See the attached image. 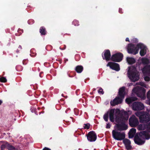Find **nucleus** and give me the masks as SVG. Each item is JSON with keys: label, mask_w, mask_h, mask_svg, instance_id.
I'll return each instance as SVG.
<instances>
[{"label": "nucleus", "mask_w": 150, "mask_h": 150, "mask_svg": "<svg viewBox=\"0 0 150 150\" xmlns=\"http://www.w3.org/2000/svg\"><path fill=\"white\" fill-rule=\"evenodd\" d=\"M142 62L144 64H148L150 63L149 59L147 58H143L142 59Z\"/></svg>", "instance_id": "393cba45"}, {"label": "nucleus", "mask_w": 150, "mask_h": 150, "mask_svg": "<svg viewBox=\"0 0 150 150\" xmlns=\"http://www.w3.org/2000/svg\"><path fill=\"white\" fill-rule=\"evenodd\" d=\"M28 61L27 59H24L23 61V63L24 65L26 64L28 62Z\"/></svg>", "instance_id": "58836bf2"}, {"label": "nucleus", "mask_w": 150, "mask_h": 150, "mask_svg": "<svg viewBox=\"0 0 150 150\" xmlns=\"http://www.w3.org/2000/svg\"><path fill=\"white\" fill-rule=\"evenodd\" d=\"M39 32L41 35H45L47 33L45 28L43 27H40L39 30Z\"/></svg>", "instance_id": "5701e85b"}, {"label": "nucleus", "mask_w": 150, "mask_h": 150, "mask_svg": "<svg viewBox=\"0 0 150 150\" xmlns=\"http://www.w3.org/2000/svg\"><path fill=\"white\" fill-rule=\"evenodd\" d=\"M65 98H67V96L64 97Z\"/></svg>", "instance_id": "4d7b16f0"}, {"label": "nucleus", "mask_w": 150, "mask_h": 150, "mask_svg": "<svg viewBox=\"0 0 150 150\" xmlns=\"http://www.w3.org/2000/svg\"><path fill=\"white\" fill-rule=\"evenodd\" d=\"M52 139V138H51L50 139Z\"/></svg>", "instance_id": "680f3d73"}, {"label": "nucleus", "mask_w": 150, "mask_h": 150, "mask_svg": "<svg viewBox=\"0 0 150 150\" xmlns=\"http://www.w3.org/2000/svg\"><path fill=\"white\" fill-rule=\"evenodd\" d=\"M107 66H109L112 69L117 71H119L120 69L119 64L115 62H109L107 64Z\"/></svg>", "instance_id": "ddd939ff"}, {"label": "nucleus", "mask_w": 150, "mask_h": 150, "mask_svg": "<svg viewBox=\"0 0 150 150\" xmlns=\"http://www.w3.org/2000/svg\"><path fill=\"white\" fill-rule=\"evenodd\" d=\"M125 88L124 86L120 88L118 93V96H117L119 97L120 98L122 99V100L124 98L125 94Z\"/></svg>", "instance_id": "dca6fc26"}, {"label": "nucleus", "mask_w": 150, "mask_h": 150, "mask_svg": "<svg viewBox=\"0 0 150 150\" xmlns=\"http://www.w3.org/2000/svg\"><path fill=\"white\" fill-rule=\"evenodd\" d=\"M103 90L102 88H100L98 91V93L100 94L101 93L102 94H103L104 93V92L103 91Z\"/></svg>", "instance_id": "c9c22d12"}, {"label": "nucleus", "mask_w": 150, "mask_h": 150, "mask_svg": "<svg viewBox=\"0 0 150 150\" xmlns=\"http://www.w3.org/2000/svg\"><path fill=\"white\" fill-rule=\"evenodd\" d=\"M3 143V142L2 141H0V143Z\"/></svg>", "instance_id": "bf43d9fd"}, {"label": "nucleus", "mask_w": 150, "mask_h": 150, "mask_svg": "<svg viewBox=\"0 0 150 150\" xmlns=\"http://www.w3.org/2000/svg\"><path fill=\"white\" fill-rule=\"evenodd\" d=\"M88 140L90 142H95L96 139V134L93 131L89 132L86 135Z\"/></svg>", "instance_id": "9d476101"}, {"label": "nucleus", "mask_w": 150, "mask_h": 150, "mask_svg": "<svg viewBox=\"0 0 150 150\" xmlns=\"http://www.w3.org/2000/svg\"><path fill=\"white\" fill-rule=\"evenodd\" d=\"M72 23L73 25L76 26H78L79 25V21L76 20H74Z\"/></svg>", "instance_id": "c756f323"}, {"label": "nucleus", "mask_w": 150, "mask_h": 150, "mask_svg": "<svg viewBox=\"0 0 150 150\" xmlns=\"http://www.w3.org/2000/svg\"><path fill=\"white\" fill-rule=\"evenodd\" d=\"M123 142L127 150H130L132 149V146L131 145V142L129 140L127 139H124Z\"/></svg>", "instance_id": "f3484780"}, {"label": "nucleus", "mask_w": 150, "mask_h": 150, "mask_svg": "<svg viewBox=\"0 0 150 150\" xmlns=\"http://www.w3.org/2000/svg\"><path fill=\"white\" fill-rule=\"evenodd\" d=\"M7 81L6 79L4 77H2L0 78V82L5 83Z\"/></svg>", "instance_id": "7c9ffc66"}, {"label": "nucleus", "mask_w": 150, "mask_h": 150, "mask_svg": "<svg viewBox=\"0 0 150 150\" xmlns=\"http://www.w3.org/2000/svg\"><path fill=\"white\" fill-rule=\"evenodd\" d=\"M144 128L150 132V122H148L144 125Z\"/></svg>", "instance_id": "a878e982"}, {"label": "nucleus", "mask_w": 150, "mask_h": 150, "mask_svg": "<svg viewBox=\"0 0 150 150\" xmlns=\"http://www.w3.org/2000/svg\"><path fill=\"white\" fill-rule=\"evenodd\" d=\"M2 101L0 100V105L2 103Z\"/></svg>", "instance_id": "603ef678"}, {"label": "nucleus", "mask_w": 150, "mask_h": 150, "mask_svg": "<svg viewBox=\"0 0 150 150\" xmlns=\"http://www.w3.org/2000/svg\"><path fill=\"white\" fill-rule=\"evenodd\" d=\"M7 144L8 142H6L1 145V150H4L5 148H7Z\"/></svg>", "instance_id": "cd10ccee"}, {"label": "nucleus", "mask_w": 150, "mask_h": 150, "mask_svg": "<svg viewBox=\"0 0 150 150\" xmlns=\"http://www.w3.org/2000/svg\"><path fill=\"white\" fill-rule=\"evenodd\" d=\"M125 40L126 41H128V42H129V38H126Z\"/></svg>", "instance_id": "a18cd8bd"}, {"label": "nucleus", "mask_w": 150, "mask_h": 150, "mask_svg": "<svg viewBox=\"0 0 150 150\" xmlns=\"http://www.w3.org/2000/svg\"><path fill=\"white\" fill-rule=\"evenodd\" d=\"M70 118L72 119V121L73 122H74V120H73V118L72 117H70Z\"/></svg>", "instance_id": "864d4df0"}, {"label": "nucleus", "mask_w": 150, "mask_h": 150, "mask_svg": "<svg viewBox=\"0 0 150 150\" xmlns=\"http://www.w3.org/2000/svg\"><path fill=\"white\" fill-rule=\"evenodd\" d=\"M90 127V124L89 123L85 124H84L83 129H88Z\"/></svg>", "instance_id": "c85d7f7f"}, {"label": "nucleus", "mask_w": 150, "mask_h": 150, "mask_svg": "<svg viewBox=\"0 0 150 150\" xmlns=\"http://www.w3.org/2000/svg\"><path fill=\"white\" fill-rule=\"evenodd\" d=\"M18 48H19L20 49H22V47L21 45H19Z\"/></svg>", "instance_id": "8fccbe9b"}, {"label": "nucleus", "mask_w": 150, "mask_h": 150, "mask_svg": "<svg viewBox=\"0 0 150 150\" xmlns=\"http://www.w3.org/2000/svg\"><path fill=\"white\" fill-rule=\"evenodd\" d=\"M112 135L113 138L117 140L121 141L124 140L125 137L124 132H121L113 130L112 131Z\"/></svg>", "instance_id": "39448f33"}, {"label": "nucleus", "mask_w": 150, "mask_h": 150, "mask_svg": "<svg viewBox=\"0 0 150 150\" xmlns=\"http://www.w3.org/2000/svg\"><path fill=\"white\" fill-rule=\"evenodd\" d=\"M70 110V109H67V110L65 111V113H67V111H68V110Z\"/></svg>", "instance_id": "09e8293b"}, {"label": "nucleus", "mask_w": 150, "mask_h": 150, "mask_svg": "<svg viewBox=\"0 0 150 150\" xmlns=\"http://www.w3.org/2000/svg\"><path fill=\"white\" fill-rule=\"evenodd\" d=\"M16 69L17 71H20L22 70V67L20 65L17 66L16 67Z\"/></svg>", "instance_id": "2f4dec72"}, {"label": "nucleus", "mask_w": 150, "mask_h": 150, "mask_svg": "<svg viewBox=\"0 0 150 150\" xmlns=\"http://www.w3.org/2000/svg\"><path fill=\"white\" fill-rule=\"evenodd\" d=\"M19 50H16V52L17 53H18L19 52Z\"/></svg>", "instance_id": "5fc2aeb1"}, {"label": "nucleus", "mask_w": 150, "mask_h": 150, "mask_svg": "<svg viewBox=\"0 0 150 150\" xmlns=\"http://www.w3.org/2000/svg\"><path fill=\"white\" fill-rule=\"evenodd\" d=\"M146 97L148 100L150 102V91H148L146 94Z\"/></svg>", "instance_id": "f704fd0d"}, {"label": "nucleus", "mask_w": 150, "mask_h": 150, "mask_svg": "<svg viewBox=\"0 0 150 150\" xmlns=\"http://www.w3.org/2000/svg\"><path fill=\"white\" fill-rule=\"evenodd\" d=\"M95 88H93V91H95Z\"/></svg>", "instance_id": "052dcab7"}, {"label": "nucleus", "mask_w": 150, "mask_h": 150, "mask_svg": "<svg viewBox=\"0 0 150 150\" xmlns=\"http://www.w3.org/2000/svg\"><path fill=\"white\" fill-rule=\"evenodd\" d=\"M122 101V99L120 98L119 97H116L112 100L110 101V104L112 106H114L121 104Z\"/></svg>", "instance_id": "2eb2a0df"}, {"label": "nucleus", "mask_w": 150, "mask_h": 150, "mask_svg": "<svg viewBox=\"0 0 150 150\" xmlns=\"http://www.w3.org/2000/svg\"><path fill=\"white\" fill-rule=\"evenodd\" d=\"M132 108L134 110H140L144 109V106L141 102H135L132 104Z\"/></svg>", "instance_id": "9b49d317"}, {"label": "nucleus", "mask_w": 150, "mask_h": 150, "mask_svg": "<svg viewBox=\"0 0 150 150\" xmlns=\"http://www.w3.org/2000/svg\"><path fill=\"white\" fill-rule=\"evenodd\" d=\"M115 111L114 109H111L109 112H107L103 116V118L105 121L107 122L108 120V117L109 114L110 120L112 122L114 121V114Z\"/></svg>", "instance_id": "423d86ee"}, {"label": "nucleus", "mask_w": 150, "mask_h": 150, "mask_svg": "<svg viewBox=\"0 0 150 150\" xmlns=\"http://www.w3.org/2000/svg\"><path fill=\"white\" fill-rule=\"evenodd\" d=\"M127 60L129 64H134L136 62L135 60L133 58L127 57Z\"/></svg>", "instance_id": "b1692460"}, {"label": "nucleus", "mask_w": 150, "mask_h": 150, "mask_svg": "<svg viewBox=\"0 0 150 150\" xmlns=\"http://www.w3.org/2000/svg\"><path fill=\"white\" fill-rule=\"evenodd\" d=\"M66 122L67 125H69V121H66Z\"/></svg>", "instance_id": "de8ad7c7"}, {"label": "nucleus", "mask_w": 150, "mask_h": 150, "mask_svg": "<svg viewBox=\"0 0 150 150\" xmlns=\"http://www.w3.org/2000/svg\"><path fill=\"white\" fill-rule=\"evenodd\" d=\"M111 127V125L110 124L108 123L107 124L106 128L107 129H109Z\"/></svg>", "instance_id": "ea45409f"}, {"label": "nucleus", "mask_w": 150, "mask_h": 150, "mask_svg": "<svg viewBox=\"0 0 150 150\" xmlns=\"http://www.w3.org/2000/svg\"><path fill=\"white\" fill-rule=\"evenodd\" d=\"M139 84L142 86L145 87V84L143 82H140Z\"/></svg>", "instance_id": "79ce46f5"}, {"label": "nucleus", "mask_w": 150, "mask_h": 150, "mask_svg": "<svg viewBox=\"0 0 150 150\" xmlns=\"http://www.w3.org/2000/svg\"><path fill=\"white\" fill-rule=\"evenodd\" d=\"M138 41V39L136 38H133L131 40V42L132 43H137Z\"/></svg>", "instance_id": "473e14b6"}, {"label": "nucleus", "mask_w": 150, "mask_h": 150, "mask_svg": "<svg viewBox=\"0 0 150 150\" xmlns=\"http://www.w3.org/2000/svg\"><path fill=\"white\" fill-rule=\"evenodd\" d=\"M123 56V54L122 53H116L112 56L111 60L114 62H119L122 60Z\"/></svg>", "instance_id": "1a4fd4ad"}, {"label": "nucleus", "mask_w": 150, "mask_h": 150, "mask_svg": "<svg viewBox=\"0 0 150 150\" xmlns=\"http://www.w3.org/2000/svg\"><path fill=\"white\" fill-rule=\"evenodd\" d=\"M135 114L139 117L141 123H147L150 121V115L146 111H138L135 113Z\"/></svg>", "instance_id": "f03ea898"}, {"label": "nucleus", "mask_w": 150, "mask_h": 150, "mask_svg": "<svg viewBox=\"0 0 150 150\" xmlns=\"http://www.w3.org/2000/svg\"><path fill=\"white\" fill-rule=\"evenodd\" d=\"M79 90H77L76 91V93L77 94V95H78V94H77V93H78V92L79 91Z\"/></svg>", "instance_id": "3c124183"}, {"label": "nucleus", "mask_w": 150, "mask_h": 150, "mask_svg": "<svg viewBox=\"0 0 150 150\" xmlns=\"http://www.w3.org/2000/svg\"><path fill=\"white\" fill-rule=\"evenodd\" d=\"M66 46L65 45H64V47L62 48H61V47H59V49L62 50H63L66 49Z\"/></svg>", "instance_id": "a19ab883"}, {"label": "nucleus", "mask_w": 150, "mask_h": 150, "mask_svg": "<svg viewBox=\"0 0 150 150\" xmlns=\"http://www.w3.org/2000/svg\"><path fill=\"white\" fill-rule=\"evenodd\" d=\"M62 96H63V97H64V94H62Z\"/></svg>", "instance_id": "6e6d98bb"}, {"label": "nucleus", "mask_w": 150, "mask_h": 150, "mask_svg": "<svg viewBox=\"0 0 150 150\" xmlns=\"http://www.w3.org/2000/svg\"><path fill=\"white\" fill-rule=\"evenodd\" d=\"M61 100V101H63V100H63V99H61V100Z\"/></svg>", "instance_id": "13d9d810"}, {"label": "nucleus", "mask_w": 150, "mask_h": 150, "mask_svg": "<svg viewBox=\"0 0 150 150\" xmlns=\"http://www.w3.org/2000/svg\"><path fill=\"white\" fill-rule=\"evenodd\" d=\"M137 98L135 97H130L126 98L125 101L127 104H130L133 102L137 100Z\"/></svg>", "instance_id": "412c9836"}, {"label": "nucleus", "mask_w": 150, "mask_h": 150, "mask_svg": "<svg viewBox=\"0 0 150 150\" xmlns=\"http://www.w3.org/2000/svg\"><path fill=\"white\" fill-rule=\"evenodd\" d=\"M129 132L134 134L136 132V129L135 128H132L130 129Z\"/></svg>", "instance_id": "72a5a7b5"}, {"label": "nucleus", "mask_w": 150, "mask_h": 150, "mask_svg": "<svg viewBox=\"0 0 150 150\" xmlns=\"http://www.w3.org/2000/svg\"><path fill=\"white\" fill-rule=\"evenodd\" d=\"M128 118V114L127 111L123 110L119 112L118 118L119 122L116 124L118 131H121L127 129L128 126L125 124V121L127 120Z\"/></svg>", "instance_id": "f257e3e1"}, {"label": "nucleus", "mask_w": 150, "mask_h": 150, "mask_svg": "<svg viewBox=\"0 0 150 150\" xmlns=\"http://www.w3.org/2000/svg\"><path fill=\"white\" fill-rule=\"evenodd\" d=\"M119 12L120 13H122V9L121 8H119Z\"/></svg>", "instance_id": "c03bdc74"}, {"label": "nucleus", "mask_w": 150, "mask_h": 150, "mask_svg": "<svg viewBox=\"0 0 150 150\" xmlns=\"http://www.w3.org/2000/svg\"><path fill=\"white\" fill-rule=\"evenodd\" d=\"M134 140L135 143L138 145H142L145 142V141L142 140L139 137L136 136L135 137Z\"/></svg>", "instance_id": "aec40b11"}, {"label": "nucleus", "mask_w": 150, "mask_h": 150, "mask_svg": "<svg viewBox=\"0 0 150 150\" xmlns=\"http://www.w3.org/2000/svg\"><path fill=\"white\" fill-rule=\"evenodd\" d=\"M42 150H51L49 148H47L46 147H45Z\"/></svg>", "instance_id": "37998d69"}, {"label": "nucleus", "mask_w": 150, "mask_h": 150, "mask_svg": "<svg viewBox=\"0 0 150 150\" xmlns=\"http://www.w3.org/2000/svg\"><path fill=\"white\" fill-rule=\"evenodd\" d=\"M137 47L139 50V48L141 49L139 52L140 55L142 57L144 56L146 53L145 46L142 43H139L137 45Z\"/></svg>", "instance_id": "4468645a"}, {"label": "nucleus", "mask_w": 150, "mask_h": 150, "mask_svg": "<svg viewBox=\"0 0 150 150\" xmlns=\"http://www.w3.org/2000/svg\"><path fill=\"white\" fill-rule=\"evenodd\" d=\"M144 79L145 81H149L150 78L149 76H146L144 78Z\"/></svg>", "instance_id": "e433bc0d"}, {"label": "nucleus", "mask_w": 150, "mask_h": 150, "mask_svg": "<svg viewBox=\"0 0 150 150\" xmlns=\"http://www.w3.org/2000/svg\"><path fill=\"white\" fill-rule=\"evenodd\" d=\"M128 76L131 81L135 82L139 79V77L138 75V71L134 67L129 69L127 71Z\"/></svg>", "instance_id": "7ed1b4c3"}, {"label": "nucleus", "mask_w": 150, "mask_h": 150, "mask_svg": "<svg viewBox=\"0 0 150 150\" xmlns=\"http://www.w3.org/2000/svg\"><path fill=\"white\" fill-rule=\"evenodd\" d=\"M143 73L150 76V64L144 67L142 69Z\"/></svg>", "instance_id": "a211bd4d"}, {"label": "nucleus", "mask_w": 150, "mask_h": 150, "mask_svg": "<svg viewBox=\"0 0 150 150\" xmlns=\"http://www.w3.org/2000/svg\"><path fill=\"white\" fill-rule=\"evenodd\" d=\"M139 124L138 119L134 115H132L129 119V124L132 127H136Z\"/></svg>", "instance_id": "6e6552de"}, {"label": "nucleus", "mask_w": 150, "mask_h": 150, "mask_svg": "<svg viewBox=\"0 0 150 150\" xmlns=\"http://www.w3.org/2000/svg\"><path fill=\"white\" fill-rule=\"evenodd\" d=\"M132 92L136 94L138 97L142 98H145L146 97V90L143 87H134L132 90Z\"/></svg>", "instance_id": "20e7f679"}, {"label": "nucleus", "mask_w": 150, "mask_h": 150, "mask_svg": "<svg viewBox=\"0 0 150 150\" xmlns=\"http://www.w3.org/2000/svg\"><path fill=\"white\" fill-rule=\"evenodd\" d=\"M7 149L9 150H15V147L12 145L10 144L8 142L7 144Z\"/></svg>", "instance_id": "bb28decb"}, {"label": "nucleus", "mask_w": 150, "mask_h": 150, "mask_svg": "<svg viewBox=\"0 0 150 150\" xmlns=\"http://www.w3.org/2000/svg\"><path fill=\"white\" fill-rule=\"evenodd\" d=\"M103 58L107 61L111 60V55L110 52L109 50H105L102 54Z\"/></svg>", "instance_id": "f8f14e48"}, {"label": "nucleus", "mask_w": 150, "mask_h": 150, "mask_svg": "<svg viewBox=\"0 0 150 150\" xmlns=\"http://www.w3.org/2000/svg\"><path fill=\"white\" fill-rule=\"evenodd\" d=\"M68 61V59H67L65 58L64 60V61L66 63Z\"/></svg>", "instance_id": "49530a36"}, {"label": "nucleus", "mask_w": 150, "mask_h": 150, "mask_svg": "<svg viewBox=\"0 0 150 150\" xmlns=\"http://www.w3.org/2000/svg\"><path fill=\"white\" fill-rule=\"evenodd\" d=\"M127 51L128 53L136 54L138 53L139 52V50L138 47L132 44H129L128 45L127 48Z\"/></svg>", "instance_id": "0eeeda50"}, {"label": "nucleus", "mask_w": 150, "mask_h": 150, "mask_svg": "<svg viewBox=\"0 0 150 150\" xmlns=\"http://www.w3.org/2000/svg\"><path fill=\"white\" fill-rule=\"evenodd\" d=\"M139 135L141 137H144L147 139H149L150 138V135L146 131H142L139 134Z\"/></svg>", "instance_id": "6ab92c4d"}, {"label": "nucleus", "mask_w": 150, "mask_h": 150, "mask_svg": "<svg viewBox=\"0 0 150 150\" xmlns=\"http://www.w3.org/2000/svg\"><path fill=\"white\" fill-rule=\"evenodd\" d=\"M129 138H132L134 135V134L130 133V132H129Z\"/></svg>", "instance_id": "4c0bfd02"}, {"label": "nucleus", "mask_w": 150, "mask_h": 150, "mask_svg": "<svg viewBox=\"0 0 150 150\" xmlns=\"http://www.w3.org/2000/svg\"><path fill=\"white\" fill-rule=\"evenodd\" d=\"M83 67L81 65L76 66L75 69V71L78 73H81L83 71Z\"/></svg>", "instance_id": "4be33fe9"}]
</instances>
